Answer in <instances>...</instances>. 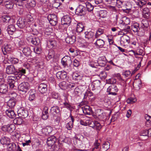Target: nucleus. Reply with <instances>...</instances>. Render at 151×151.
Segmentation results:
<instances>
[{
    "label": "nucleus",
    "mask_w": 151,
    "mask_h": 151,
    "mask_svg": "<svg viewBox=\"0 0 151 151\" xmlns=\"http://www.w3.org/2000/svg\"><path fill=\"white\" fill-rule=\"evenodd\" d=\"M105 44L104 41L101 39H99L96 40L94 44L96 47L99 48H102Z\"/></svg>",
    "instance_id": "23"
},
{
    "label": "nucleus",
    "mask_w": 151,
    "mask_h": 151,
    "mask_svg": "<svg viewBox=\"0 0 151 151\" xmlns=\"http://www.w3.org/2000/svg\"><path fill=\"white\" fill-rule=\"evenodd\" d=\"M72 63L71 58L68 55L65 56L61 59V64L64 68L68 67V65Z\"/></svg>",
    "instance_id": "2"
},
{
    "label": "nucleus",
    "mask_w": 151,
    "mask_h": 151,
    "mask_svg": "<svg viewBox=\"0 0 151 151\" xmlns=\"http://www.w3.org/2000/svg\"><path fill=\"white\" fill-rule=\"evenodd\" d=\"M48 44H50L52 47H54L56 45V42L55 40H50L48 42Z\"/></svg>",
    "instance_id": "61"
},
{
    "label": "nucleus",
    "mask_w": 151,
    "mask_h": 151,
    "mask_svg": "<svg viewBox=\"0 0 151 151\" xmlns=\"http://www.w3.org/2000/svg\"><path fill=\"white\" fill-rule=\"evenodd\" d=\"M8 91V86L3 83L0 85V93L2 94H5Z\"/></svg>",
    "instance_id": "24"
},
{
    "label": "nucleus",
    "mask_w": 151,
    "mask_h": 151,
    "mask_svg": "<svg viewBox=\"0 0 151 151\" xmlns=\"http://www.w3.org/2000/svg\"><path fill=\"white\" fill-rule=\"evenodd\" d=\"M63 145L61 144L56 142L51 147L53 148L54 150L58 151L59 149L62 148Z\"/></svg>",
    "instance_id": "30"
},
{
    "label": "nucleus",
    "mask_w": 151,
    "mask_h": 151,
    "mask_svg": "<svg viewBox=\"0 0 151 151\" xmlns=\"http://www.w3.org/2000/svg\"><path fill=\"white\" fill-rule=\"evenodd\" d=\"M110 143L108 142H105L104 143L99 150V151H106L109 148Z\"/></svg>",
    "instance_id": "27"
},
{
    "label": "nucleus",
    "mask_w": 151,
    "mask_h": 151,
    "mask_svg": "<svg viewBox=\"0 0 151 151\" xmlns=\"http://www.w3.org/2000/svg\"><path fill=\"white\" fill-rule=\"evenodd\" d=\"M15 75L14 76H12L9 78L8 81H12L13 83H15L20 78L17 75L14 74Z\"/></svg>",
    "instance_id": "29"
},
{
    "label": "nucleus",
    "mask_w": 151,
    "mask_h": 151,
    "mask_svg": "<svg viewBox=\"0 0 151 151\" xmlns=\"http://www.w3.org/2000/svg\"><path fill=\"white\" fill-rule=\"evenodd\" d=\"M56 137L54 136H52L48 138L47 143L48 146L52 147L56 142Z\"/></svg>",
    "instance_id": "17"
},
{
    "label": "nucleus",
    "mask_w": 151,
    "mask_h": 151,
    "mask_svg": "<svg viewBox=\"0 0 151 151\" xmlns=\"http://www.w3.org/2000/svg\"><path fill=\"white\" fill-rule=\"evenodd\" d=\"M64 142L67 143L68 144H70L72 142L71 139L70 137H67L65 139Z\"/></svg>",
    "instance_id": "62"
},
{
    "label": "nucleus",
    "mask_w": 151,
    "mask_h": 151,
    "mask_svg": "<svg viewBox=\"0 0 151 151\" xmlns=\"http://www.w3.org/2000/svg\"><path fill=\"white\" fill-rule=\"evenodd\" d=\"M131 73L130 70H126L124 73H123V75L125 76V77H128L131 75Z\"/></svg>",
    "instance_id": "63"
},
{
    "label": "nucleus",
    "mask_w": 151,
    "mask_h": 151,
    "mask_svg": "<svg viewBox=\"0 0 151 151\" xmlns=\"http://www.w3.org/2000/svg\"><path fill=\"white\" fill-rule=\"evenodd\" d=\"M92 83L94 86L97 88V89H98L100 88V86L101 85V81L99 80H96L94 81Z\"/></svg>",
    "instance_id": "46"
},
{
    "label": "nucleus",
    "mask_w": 151,
    "mask_h": 151,
    "mask_svg": "<svg viewBox=\"0 0 151 151\" xmlns=\"http://www.w3.org/2000/svg\"><path fill=\"white\" fill-rule=\"evenodd\" d=\"M31 43L34 45L36 46L41 45L40 40L39 38L34 37L30 39Z\"/></svg>",
    "instance_id": "22"
},
{
    "label": "nucleus",
    "mask_w": 151,
    "mask_h": 151,
    "mask_svg": "<svg viewBox=\"0 0 151 151\" xmlns=\"http://www.w3.org/2000/svg\"><path fill=\"white\" fill-rule=\"evenodd\" d=\"M106 58L104 56L99 57L97 60V63L101 67L105 66L106 63Z\"/></svg>",
    "instance_id": "13"
},
{
    "label": "nucleus",
    "mask_w": 151,
    "mask_h": 151,
    "mask_svg": "<svg viewBox=\"0 0 151 151\" xmlns=\"http://www.w3.org/2000/svg\"><path fill=\"white\" fill-rule=\"evenodd\" d=\"M61 21L62 24L67 25V26H68L71 23L72 18L69 15H66L62 18Z\"/></svg>",
    "instance_id": "8"
},
{
    "label": "nucleus",
    "mask_w": 151,
    "mask_h": 151,
    "mask_svg": "<svg viewBox=\"0 0 151 151\" xmlns=\"http://www.w3.org/2000/svg\"><path fill=\"white\" fill-rule=\"evenodd\" d=\"M57 18L56 15L54 14H51L49 15L47 17V19L49 21L54 19Z\"/></svg>",
    "instance_id": "59"
},
{
    "label": "nucleus",
    "mask_w": 151,
    "mask_h": 151,
    "mask_svg": "<svg viewBox=\"0 0 151 151\" xmlns=\"http://www.w3.org/2000/svg\"><path fill=\"white\" fill-rule=\"evenodd\" d=\"M64 100L65 102L63 103V107L66 108L69 110L70 111V112L71 113L73 108L69 103L67 97L66 96H65Z\"/></svg>",
    "instance_id": "18"
},
{
    "label": "nucleus",
    "mask_w": 151,
    "mask_h": 151,
    "mask_svg": "<svg viewBox=\"0 0 151 151\" xmlns=\"http://www.w3.org/2000/svg\"><path fill=\"white\" fill-rule=\"evenodd\" d=\"M34 50L35 52L37 54H40L41 51L40 45L37 46L34 48Z\"/></svg>",
    "instance_id": "52"
},
{
    "label": "nucleus",
    "mask_w": 151,
    "mask_h": 151,
    "mask_svg": "<svg viewBox=\"0 0 151 151\" xmlns=\"http://www.w3.org/2000/svg\"><path fill=\"white\" fill-rule=\"evenodd\" d=\"M9 61L13 64H16L17 63L19 62V60L17 58L14 57H11L9 58Z\"/></svg>",
    "instance_id": "47"
},
{
    "label": "nucleus",
    "mask_w": 151,
    "mask_h": 151,
    "mask_svg": "<svg viewBox=\"0 0 151 151\" xmlns=\"http://www.w3.org/2000/svg\"><path fill=\"white\" fill-rule=\"evenodd\" d=\"M56 76L58 79L64 80L67 78V73L64 70L59 71L57 73Z\"/></svg>",
    "instance_id": "12"
},
{
    "label": "nucleus",
    "mask_w": 151,
    "mask_h": 151,
    "mask_svg": "<svg viewBox=\"0 0 151 151\" xmlns=\"http://www.w3.org/2000/svg\"><path fill=\"white\" fill-rule=\"evenodd\" d=\"M73 122L70 121L66 124V127L68 130H70L73 127Z\"/></svg>",
    "instance_id": "58"
},
{
    "label": "nucleus",
    "mask_w": 151,
    "mask_h": 151,
    "mask_svg": "<svg viewBox=\"0 0 151 151\" xmlns=\"http://www.w3.org/2000/svg\"><path fill=\"white\" fill-rule=\"evenodd\" d=\"M80 60H79L77 59H74L73 62L74 66L76 67L79 66L80 65Z\"/></svg>",
    "instance_id": "53"
},
{
    "label": "nucleus",
    "mask_w": 151,
    "mask_h": 151,
    "mask_svg": "<svg viewBox=\"0 0 151 151\" xmlns=\"http://www.w3.org/2000/svg\"><path fill=\"white\" fill-rule=\"evenodd\" d=\"M104 32V29L101 28L99 29L97 31L96 33L95 34V38H98L99 36L103 34Z\"/></svg>",
    "instance_id": "40"
},
{
    "label": "nucleus",
    "mask_w": 151,
    "mask_h": 151,
    "mask_svg": "<svg viewBox=\"0 0 151 151\" xmlns=\"http://www.w3.org/2000/svg\"><path fill=\"white\" fill-rule=\"evenodd\" d=\"M132 29L134 32H137L141 35H143L145 32V29L141 27H139V24L137 23H135L132 26Z\"/></svg>",
    "instance_id": "1"
},
{
    "label": "nucleus",
    "mask_w": 151,
    "mask_h": 151,
    "mask_svg": "<svg viewBox=\"0 0 151 151\" xmlns=\"http://www.w3.org/2000/svg\"><path fill=\"white\" fill-rule=\"evenodd\" d=\"M16 100H9V101L7 102V106L11 109H9L6 110V113H14V110L13 109V108L14 106L16 103Z\"/></svg>",
    "instance_id": "5"
},
{
    "label": "nucleus",
    "mask_w": 151,
    "mask_h": 151,
    "mask_svg": "<svg viewBox=\"0 0 151 151\" xmlns=\"http://www.w3.org/2000/svg\"><path fill=\"white\" fill-rule=\"evenodd\" d=\"M146 132V134H143L144 136L147 135L148 136H151V128L149 129L148 130H145L144 131Z\"/></svg>",
    "instance_id": "60"
},
{
    "label": "nucleus",
    "mask_w": 151,
    "mask_h": 151,
    "mask_svg": "<svg viewBox=\"0 0 151 151\" xmlns=\"http://www.w3.org/2000/svg\"><path fill=\"white\" fill-rule=\"evenodd\" d=\"M137 99L135 98H133L132 97L129 98L127 100V102L128 104H133L135 102Z\"/></svg>",
    "instance_id": "51"
},
{
    "label": "nucleus",
    "mask_w": 151,
    "mask_h": 151,
    "mask_svg": "<svg viewBox=\"0 0 151 151\" xmlns=\"http://www.w3.org/2000/svg\"><path fill=\"white\" fill-rule=\"evenodd\" d=\"M4 4L8 9H11L13 8L14 4L10 0H5L4 1Z\"/></svg>",
    "instance_id": "21"
},
{
    "label": "nucleus",
    "mask_w": 151,
    "mask_h": 151,
    "mask_svg": "<svg viewBox=\"0 0 151 151\" xmlns=\"http://www.w3.org/2000/svg\"><path fill=\"white\" fill-rule=\"evenodd\" d=\"M24 19L26 20L27 23L28 24H30L31 22H33V18L30 14H27L26 18Z\"/></svg>",
    "instance_id": "42"
},
{
    "label": "nucleus",
    "mask_w": 151,
    "mask_h": 151,
    "mask_svg": "<svg viewBox=\"0 0 151 151\" xmlns=\"http://www.w3.org/2000/svg\"><path fill=\"white\" fill-rule=\"evenodd\" d=\"M12 46L11 45L7 44L4 47L3 49H2V51L3 52L4 55H6L7 52L10 51L11 49Z\"/></svg>",
    "instance_id": "31"
},
{
    "label": "nucleus",
    "mask_w": 151,
    "mask_h": 151,
    "mask_svg": "<svg viewBox=\"0 0 151 151\" xmlns=\"http://www.w3.org/2000/svg\"><path fill=\"white\" fill-rule=\"evenodd\" d=\"M122 19H123L124 25H127L129 24L130 23V19L129 18L124 17H122Z\"/></svg>",
    "instance_id": "48"
},
{
    "label": "nucleus",
    "mask_w": 151,
    "mask_h": 151,
    "mask_svg": "<svg viewBox=\"0 0 151 151\" xmlns=\"http://www.w3.org/2000/svg\"><path fill=\"white\" fill-rule=\"evenodd\" d=\"M65 40L67 43L72 44L76 41V36L74 35L68 36L66 38Z\"/></svg>",
    "instance_id": "19"
},
{
    "label": "nucleus",
    "mask_w": 151,
    "mask_h": 151,
    "mask_svg": "<svg viewBox=\"0 0 151 151\" xmlns=\"http://www.w3.org/2000/svg\"><path fill=\"white\" fill-rule=\"evenodd\" d=\"M14 2L16 5L19 6H25L26 2L22 1V0H14Z\"/></svg>",
    "instance_id": "36"
},
{
    "label": "nucleus",
    "mask_w": 151,
    "mask_h": 151,
    "mask_svg": "<svg viewBox=\"0 0 151 151\" xmlns=\"http://www.w3.org/2000/svg\"><path fill=\"white\" fill-rule=\"evenodd\" d=\"M23 53L27 57L32 56V51L30 47L26 46L23 48L22 50Z\"/></svg>",
    "instance_id": "16"
},
{
    "label": "nucleus",
    "mask_w": 151,
    "mask_h": 151,
    "mask_svg": "<svg viewBox=\"0 0 151 151\" xmlns=\"http://www.w3.org/2000/svg\"><path fill=\"white\" fill-rule=\"evenodd\" d=\"M95 121H92L91 120H88L87 121L88 122L87 125H89L90 127L93 128L94 127V124Z\"/></svg>",
    "instance_id": "55"
},
{
    "label": "nucleus",
    "mask_w": 151,
    "mask_h": 151,
    "mask_svg": "<svg viewBox=\"0 0 151 151\" xmlns=\"http://www.w3.org/2000/svg\"><path fill=\"white\" fill-rule=\"evenodd\" d=\"M16 74L20 78L22 76L26 73V69L24 68H20L16 69Z\"/></svg>",
    "instance_id": "20"
},
{
    "label": "nucleus",
    "mask_w": 151,
    "mask_h": 151,
    "mask_svg": "<svg viewBox=\"0 0 151 151\" xmlns=\"http://www.w3.org/2000/svg\"><path fill=\"white\" fill-rule=\"evenodd\" d=\"M4 29L7 31L9 34L11 35H12L16 30L15 25L13 24L8 25L7 27H4Z\"/></svg>",
    "instance_id": "9"
},
{
    "label": "nucleus",
    "mask_w": 151,
    "mask_h": 151,
    "mask_svg": "<svg viewBox=\"0 0 151 151\" xmlns=\"http://www.w3.org/2000/svg\"><path fill=\"white\" fill-rule=\"evenodd\" d=\"M85 4L87 11L88 12L92 11L93 9V6L88 2H86Z\"/></svg>",
    "instance_id": "41"
},
{
    "label": "nucleus",
    "mask_w": 151,
    "mask_h": 151,
    "mask_svg": "<svg viewBox=\"0 0 151 151\" xmlns=\"http://www.w3.org/2000/svg\"><path fill=\"white\" fill-rule=\"evenodd\" d=\"M118 90L115 84H112L108 88L107 92L109 93V94L116 95H117L116 92Z\"/></svg>",
    "instance_id": "6"
},
{
    "label": "nucleus",
    "mask_w": 151,
    "mask_h": 151,
    "mask_svg": "<svg viewBox=\"0 0 151 151\" xmlns=\"http://www.w3.org/2000/svg\"><path fill=\"white\" fill-rule=\"evenodd\" d=\"M94 122V127H93V129H95L98 132L99 131L101 128V126L100 123L97 121H95Z\"/></svg>",
    "instance_id": "39"
},
{
    "label": "nucleus",
    "mask_w": 151,
    "mask_h": 151,
    "mask_svg": "<svg viewBox=\"0 0 151 151\" xmlns=\"http://www.w3.org/2000/svg\"><path fill=\"white\" fill-rule=\"evenodd\" d=\"M145 118L146 120V124L148 126L150 125H151V117L147 114L145 116Z\"/></svg>",
    "instance_id": "43"
},
{
    "label": "nucleus",
    "mask_w": 151,
    "mask_h": 151,
    "mask_svg": "<svg viewBox=\"0 0 151 151\" xmlns=\"http://www.w3.org/2000/svg\"><path fill=\"white\" fill-rule=\"evenodd\" d=\"M18 114L17 116L13 120V122L15 124L20 125L23 122L22 120L19 117V116Z\"/></svg>",
    "instance_id": "32"
},
{
    "label": "nucleus",
    "mask_w": 151,
    "mask_h": 151,
    "mask_svg": "<svg viewBox=\"0 0 151 151\" xmlns=\"http://www.w3.org/2000/svg\"><path fill=\"white\" fill-rule=\"evenodd\" d=\"M59 86L61 89L65 90L67 88V85L65 81H63L59 84Z\"/></svg>",
    "instance_id": "44"
},
{
    "label": "nucleus",
    "mask_w": 151,
    "mask_h": 151,
    "mask_svg": "<svg viewBox=\"0 0 151 151\" xmlns=\"http://www.w3.org/2000/svg\"><path fill=\"white\" fill-rule=\"evenodd\" d=\"M51 97L52 98L57 100H59L60 99V97L58 94L55 92L52 93Z\"/></svg>",
    "instance_id": "50"
},
{
    "label": "nucleus",
    "mask_w": 151,
    "mask_h": 151,
    "mask_svg": "<svg viewBox=\"0 0 151 151\" xmlns=\"http://www.w3.org/2000/svg\"><path fill=\"white\" fill-rule=\"evenodd\" d=\"M29 84L27 82H24L21 83L18 86V89L20 91L26 93L29 89Z\"/></svg>",
    "instance_id": "7"
},
{
    "label": "nucleus",
    "mask_w": 151,
    "mask_h": 151,
    "mask_svg": "<svg viewBox=\"0 0 151 151\" xmlns=\"http://www.w3.org/2000/svg\"><path fill=\"white\" fill-rule=\"evenodd\" d=\"M15 129V127L13 124L8 125L7 126H4L2 127V129L3 131H7L10 132H13Z\"/></svg>",
    "instance_id": "15"
},
{
    "label": "nucleus",
    "mask_w": 151,
    "mask_h": 151,
    "mask_svg": "<svg viewBox=\"0 0 151 151\" xmlns=\"http://www.w3.org/2000/svg\"><path fill=\"white\" fill-rule=\"evenodd\" d=\"M38 90L42 94L45 93L47 90V85L44 83H40L38 87Z\"/></svg>",
    "instance_id": "10"
},
{
    "label": "nucleus",
    "mask_w": 151,
    "mask_h": 151,
    "mask_svg": "<svg viewBox=\"0 0 151 151\" xmlns=\"http://www.w3.org/2000/svg\"><path fill=\"white\" fill-rule=\"evenodd\" d=\"M6 73L9 74H16V69L13 65H8L6 67Z\"/></svg>",
    "instance_id": "14"
},
{
    "label": "nucleus",
    "mask_w": 151,
    "mask_h": 151,
    "mask_svg": "<svg viewBox=\"0 0 151 151\" xmlns=\"http://www.w3.org/2000/svg\"><path fill=\"white\" fill-rule=\"evenodd\" d=\"M27 22L26 20L22 18H19L17 22L18 26L20 28H23L26 25Z\"/></svg>",
    "instance_id": "11"
},
{
    "label": "nucleus",
    "mask_w": 151,
    "mask_h": 151,
    "mask_svg": "<svg viewBox=\"0 0 151 151\" xmlns=\"http://www.w3.org/2000/svg\"><path fill=\"white\" fill-rule=\"evenodd\" d=\"M25 44V42L23 40H21L20 39L17 40L16 42V44L17 46H18L19 47L24 46Z\"/></svg>",
    "instance_id": "45"
},
{
    "label": "nucleus",
    "mask_w": 151,
    "mask_h": 151,
    "mask_svg": "<svg viewBox=\"0 0 151 151\" xmlns=\"http://www.w3.org/2000/svg\"><path fill=\"white\" fill-rule=\"evenodd\" d=\"M74 12L77 15L84 16L86 14V8L83 5L79 4L77 8L74 10Z\"/></svg>",
    "instance_id": "3"
},
{
    "label": "nucleus",
    "mask_w": 151,
    "mask_h": 151,
    "mask_svg": "<svg viewBox=\"0 0 151 151\" xmlns=\"http://www.w3.org/2000/svg\"><path fill=\"white\" fill-rule=\"evenodd\" d=\"M60 112V108L57 106H53L50 109V112L51 113H59Z\"/></svg>",
    "instance_id": "38"
},
{
    "label": "nucleus",
    "mask_w": 151,
    "mask_h": 151,
    "mask_svg": "<svg viewBox=\"0 0 151 151\" xmlns=\"http://www.w3.org/2000/svg\"><path fill=\"white\" fill-rule=\"evenodd\" d=\"M141 23V28H142L145 30L149 26V23L148 21L146 19H143L142 20Z\"/></svg>",
    "instance_id": "34"
},
{
    "label": "nucleus",
    "mask_w": 151,
    "mask_h": 151,
    "mask_svg": "<svg viewBox=\"0 0 151 151\" xmlns=\"http://www.w3.org/2000/svg\"><path fill=\"white\" fill-rule=\"evenodd\" d=\"M0 18L3 23V24L2 25L3 28L5 27L4 25H8L9 24H11V22L12 20L11 17L8 15H3Z\"/></svg>",
    "instance_id": "4"
},
{
    "label": "nucleus",
    "mask_w": 151,
    "mask_h": 151,
    "mask_svg": "<svg viewBox=\"0 0 151 151\" xmlns=\"http://www.w3.org/2000/svg\"><path fill=\"white\" fill-rule=\"evenodd\" d=\"M76 85L74 83H69V84H67V87L71 89V90H74L76 89Z\"/></svg>",
    "instance_id": "54"
},
{
    "label": "nucleus",
    "mask_w": 151,
    "mask_h": 151,
    "mask_svg": "<svg viewBox=\"0 0 151 151\" xmlns=\"http://www.w3.org/2000/svg\"><path fill=\"white\" fill-rule=\"evenodd\" d=\"M7 145V148L9 151H14L16 150V145L14 143H9V144Z\"/></svg>",
    "instance_id": "33"
},
{
    "label": "nucleus",
    "mask_w": 151,
    "mask_h": 151,
    "mask_svg": "<svg viewBox=\"0 0 151 151\" xmlns=\"http://www.w3.org/2000/svg\"><path fill=\"white\" fill-rule=\"evenodd\" d=\"M36 3L35 0H28L26 2L25 7L27 8L33 7L36 5Z\"/></svg>",
    "instance_id": "25"
},
{
    "label": "nucleus",
    "mask_w": 151,
    "mask_h": 151,
    "mask_svg": "<svg viewBox=\"0 0 151 151\" xmlns=\"http://www.w3.org/2000/svg\"><path fill=\"white\" fill-rule=\"evenodd\" d=\"M55 52L53 50H50L49 52L48 58L49 59H50L54 57L55 56Z\"/></svg>",
    "instance_id": "49"
},
{
    "label": "nucleus",
    "mask_w": 151,
    "mask_h": 151,
    "mask_svg": "<svg viewBox=\"0 0 151 151\" xmlns=\"http://www.w3.org/2000/svg\"><path fill=\"white\" fill-rule=\"evenodd\" d=\"M1 143L3 145H7L10 142V139L9 138L5 136L1 137L0 140Z\"/></svg>",
    "instance_id": "26"
},
{
    "label": "nucleus",
    "mask_w": 151,
    "mask_h": 151,
    "mask_svg": "<svg viewBox=\"0 0 151 151\" xmlns=\"http://www.w3.org/2000/svg\"><path fill=\"white\" fill-rule=\"evenodd\" d=\"M138 50L139 55L143 56L145 55V52H144L142 49L139 48L138 49Z\"/></svg>",
    "instance_id": "64"
},
{
    "label": "nucleus",
    "mask_w": 151,
    "mask_h": 151,
    "mask_svg": "<svg viewBox=\"0 0 151 151\" xmlns=\"http://www.w3.org/2000/svg\"><path fill=\"white\" fill-rule=\"evenodd\" d=\"M50 23L53 26L56 25L58 23L57 18L49 21Z\"/></svg>",
    "instance_id": "57"
},
{
    "label": "nucleus",
    "mask_w": 151,
    "mask_h": 151,
    "mask_svg": "<svg viewBox=\"0 0 151 151\" xmlns=\"http://www.w3.org/2000/svg\"><path fill=\"white\" fill-rule=\"evenodd\" d=\"M10 100H13L16 101V98L17 96V94L14 91H10L9 93Z\"/></svg>",
    "instance_id": "37"
},
{
    "label": "nucleus",
    "mask_w": 151,
    "mask_h": 151,
    "mask_svg": "<svg viewBox=\"0 0 151 151\" xmlns=\"http://www.w3.org/2000/svg\"><path fill=\"white\" fill-rule=\"evenodd\" d=\"M53 119L54 120L55 124L57 125L58 124L60 120V116H53Z\"/></svg>",
    "instance_id": "56"
},
{
    "label": "nucleus",
    "mask_w": 151,
    "mask_h": 151,
    "mask_svg": "<svg viewBox=\"0 0 151 151\" xmlns=\"http://www.w3.org/2000/svg\"><path fill=\"white\" fill-rule=\"evenodd\" d=\"M84 33L85 38L88 39L92 38L95 35L94 33L91 31H87L85 32Z\"/></svg>",
    "instance_id": "28"
},
{
    "label": "nucleus",
    "mask_w": 151,
    "mask_h": 151,
    "mask_svg": "<svg viewBox=\"0 0 151 151\" xmlns=\"http://www.w3.org/2000/svg\"><path fill=\"white\" fill-rule=\"evenodd\" d=\"M84 26L81 23H78V24L76 29V32L78 33H80L82 32L84 29Z\"/></svg>",
    "instance_id": "35"
}]
</instances>
